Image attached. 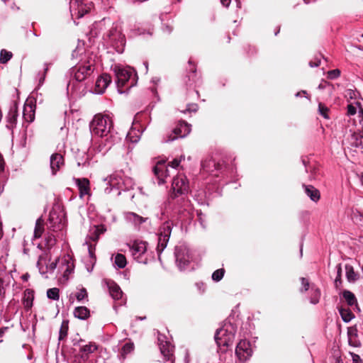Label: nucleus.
Wrapping results in <instances>:
<instances>
[{"label":"nucleus","instance_id":"obj_58","mask_svg":"<svg viewBox=\"0 0 363 363\" xmlns=\"http://www.w3.org/2000/svg\"><path fill=\"white\" fill-rule=\"evenodd\" d=\"M23 251L25 255H28V252H29V248L28 247V243H27V241L26 240V239H24V241H23Z\"/></svg>","mask_w":363,"mask_h":363},{"label":"nucleus","instance_id":"obj_55","mask_svg":"<svg viewBox=\"0 0 363 363\" xmlns=\"http://www.w3.org/2000/svg\"><path fill=\"white\" fill-rule=\"evenodd\" d=\"M350 354L352 357V363H362V360L359 355L352 352H350Z\"/></svg>","mask_w":363,"mask_h":363},{"label":"nucleus","instance_id":"obj_50","mask_svg":"<svg viewBox=\"0 0 363 363\" xmlns=\"http://www.w3.org/2000/svg\"><path fill=\"white\" fill-rule=\"evenodd\" d=\"M87 297V292L85 289H80L76 294V298L78 301H82L84 298Z\"/></svg>","mask_w":363,"mask_h":363},{"label":"nucleus","instance_id":"obj_64","mask_svg":"<svg viewBox=\"0 0 363 363\" xmlns=\"http://www.w3.org/2000/svg\"><path fill=\"white\" fill-rule=\"evenodd\" d=\"M84 264H85L86 269L88 271V267H90V262H89V258L86 257L84 259Z\"/></svg>","mask_w":363,"mask_h":363},{"label":"nucleus","instance_id":"obj_15","mask_svg":"<svg viewBox=\"0 0 363 363\" xmlns=\"http://www.w3.org/2000/svg\"><path fill=\"white\" fill-rule=\"evenodd\" d=\"M58 272L65 279H68L69 276L73 272L74 265L73 260L69 255H66L58 259Z\"/></svg>","mask_w":363,"mask_h":363},{"label":"nucleus","instance_id":"obj_41","mask_svg":"<svg viewBox=\"0 0 363 363\" xmlns=\"http://www.w3.org/2000/svg\"><path fill=\"white\" fill-rule=\"evenodd\" d=\"M12 57V53L6 50H1L0 52V62L3 64L6 63Z\"/></svg>","mask_w":363,"mask_h":363},{"label":"nucleus","instance_id":"obj_25","mask_svg":"<svg viewBox=\"0 0 363 363\" xmlns=\"http://www.w3.org/2000/svg\"><path fill=\"white\" fill-rule=\"evenodd\" d=\"M23 118L27 123L33 122L35 119V106L26 104L23 107Z\"/></svg>","mask_w":363,"mask_h":363},{"label":"nucleus","instance_id":"obj_23","mask_svg":"<svg viewBox=\"0 0 363 363\" xmlns=\"http://www.w3.org/2000/svg\"><path fill=\"white\" fill-rule=\"evenodd\" d=\"M76 184L79 191V196L82 198L85 195L89 194L90 191V183L88 179L82 178L76 179Z\"/></svg>","mask_w":363,"mask_h":363},{"label":"nucleus","instance_id":"obj_5","mask_svg":"<svg viewBox=\"0 0 363 363\" xmlns=\"http://www.w3.org/2000/svg\"><path fill=\"white\" fill-rule=\"evenodd\" d=\"M235 333L236 328L230 322L225 323L216 330L214 339L219 352H225L228 347L233 345Z\"/></svg>","mask_w":363,"mask_h":363},{"label":"nucleus","instance_id":"obj_27","mask_svg":"<svg viewBox=\"0 0 363 363\" xmlns=\"http://www.w3.org/2000/svg\"><path fill=\"white\" fill-rule=\"evenodd\" d=\"M306 194L314 202L320 199L319 191L311 185H303Z\"/></svg>","mask_w":363,"mask_h":363},{"label":"nucleus","instance_id":"obj_21","mask_svg":"<svg viewBox=\"0 0 363 363\" xmlns=\"http://www.w3.org/2000/svg\"><path fill=\"white\" fill-rule=\"evenodd\" d=\"M64 164V158L62 155L59 153L52 154L50 157V169L53 175L56 174L57 172Z\"/></svg>","mask_w":363,"mask_h":363},{"label":"nucleus","instance_id":"obj_44","mask_svg":"<svg viewBox=\"0 0 363 363\" xmlns=\"http://www.w3.org/2000/svg\"><path fill=\"white\" fill-rule=\"evenodd\" d=\"M225 270L223 269H218L213 272L212 274V279L215 281H220L224 276Z\"/></svg>","mask_w":363,"mask_h":363},{"label":"nucleus","instance_id":"obj_22","mask_svg":"<svg viewBox=\"0 0 363 363\" xmlns=\"http://www.w3.org/2000/svg\"><path fill=\"white\" fill-rule=\"evenodd\" d=\"M84 0H69L71 12L77 11V16L82 18L87 13V9L84 6Z\"/></svg>","mask_w":363,"mask_h":363},{"label":"nucleus","instance_id":"obj_38","mask_svg":"<svg viewBox=\"0 0 363 363\" xmlns=\"http://www.w3.org/2000/svg\"><path fill=\"white\" fill-rule=\"evenodd\" d=\"M94 228L95 229L94 233L91 235L90 238L92 240L96 241L99 239V235L103 234L106 230V228L104 225H97Z\"/></svg>","mask_w":363,"mask_h":363},{"label":"nucleus","instance_id":"obj_9","mask_svg":"<svg viewBox=\"0 0 363 363\" xmlns=\"http://www.w3.org/2000/svg\"><path fill=\"white\" fill-rule=\"evenodd\" d=\"M173 227V223L172 220H167L162 223L159 229L158 234V245L157 247L158 255L166 248L169 242L172 230Z\"/></svg>","mask_w":363,"mask_h":363},{"label":"nucleus","instance_id":"obj_16","mask_svg":"<svg viewBox=\"0 0 363 363\" xmlns=\"http://www.w3.org/2000/svg\"><path fill=\"white\" fill-rule=\"evenodd\" d=\"M235 354L240 361L247 360L252 354V350L249 341L240 340L236 346Z\"/></svg>","mask_w":363,"mask_h":363},{"label":"nucleus","instance_id":"obj_37","mask_svg":"<svg viewBox=\"0 0 363 363\" xmlns=\"http://www.w3.org/2000/svg\"><path fill=\"white\" fill-rule=\"evenodd\" d=\"M114 264L118 268L123 269L127 264L125 255L118 253L115 257Z\"/></svg>","mask_w":363,"mask_h":363},{"label":"nucleus","instance_id":"obj_3","mask_svg":"<svg viewBox=\"0 0 363 363\" xmlns=\"http://www.w3.org/2000/svg\"><path fill=\"white\" fill-rule=\"evenodd\" d=\"M94 69V61L92 60L79 62L70 68L67 74L69 77L67 94L74 98L84 96L86 89L84 82L91 76Z\"/></svg>","mask_w":363,"mask_h":363},{"label":"nucleus","instance_id":"obj_52","mask_svg":"<svg viewBox=\"0 0 363 363\" xmlns=\"http://www.w3.org/2000/svg\"><path fill=\"white\" fill-rule=\"evenodd\" d=\"M197 109H198L197 104H188L186 108L184 111H182V112L184 113H186L187 112H189V113H191V112L195 113L197 111Z\"/></svg>","mask_w":363,"mask_h":363},{"label":"nucleus","instance_id":"obj_2","mask_svg":"<svg viewBox=\"0 0 363 363\" xmlns=\"http://www.w3.org/2000/svg\"><path fill=\"white\" fill-rule=\"evenodd\" d=\"M89 127L93 138L98 139L96 151L102 155H105L121 140V138L113 128L112 119L107 115H95Z\"/></svg>","mask_w":363,"mask_h":363},{"label":"nucleus","instance_id":"obj_54","mask_svg":"<svg viewBox=\"0 0 363 363\" xmlns=\"http://www.w3.org/2000/svg\"><path fill=\"white\" fill-rule=\"evenodd\" d=\"M33 296H32V297H30L29 296H28L25 299H24V306H25V308L26 309H29L32 307L33 306Z\"/></svg>","mask_w":363,"mask_h":363},{"label":"nucleus","instance_id":"obj_32","mask_svg":"<svg viewBox=\"0 0 363 363\" xmlns=\"http://www.w3.org/2000/svg\"><path fill=\"white\" fill-rule=\"evenodd\" d=\"M345 269L346 278L349 282L353 283L358 279L359 276L354 272V268L352 265L347 264H345Z\"/></svg>","mask_w":363,"mask_h":363},{"label":"nucleus","instance_id":"obj_45","mask_svg":"<svg viewBox=\"0 0 363 363\" xmlns=\"http://www.w3.org/2000/svg\"><path fill=\"white\" fill-rule=\"evenodd\" d=\"M340 70L338 69H335L333 70H330L327 73V77L330 79H335L338 78L340 76Z\"/></svg>","mask_w":363,"mask_h":363},{"label":"nucleus","instance_id":"obj_61","mask_svg":"<svg viewBox=\"0 0 363 363\" xmlns=\"http://www.w3.org/2000/svg\"><path fill=\"white\" fill-rule=\"evenodd\" d=\"M222 5L225 7H228L231 2V0H220Z\"/></svg>","mask_w":363,"mask_h":363},{"label":"nucleus","instance_id":"obj_39","mask_svg":"<svg viewBox=\"0 0 363 363\" xmlns=\"http://www.w3.org/2000/svg\"><path fill=\"white\" fill-rule=\"evenodd\" d=\"M48 70V65L45 63L44 65V68L43 69V70L39 71L37 75L38 80V86H40L43 84Z\"/></svg>","mask_w":363,"mask_h":363},{"label":"nucleus","instance_id":"obj_31","mask_svg":"<svg viewBox=\"0 0 363 363\" xmlns=\"http://www.w3.org/2000/svg\"><path fill=\"white\" fill-rule=\"evenodd\" d=\"M74 315L80 320H85L89 315V310L85 306L76 307L74 311Z\"/></svg>","mask_w":363,"mask_h":363},{"label":"nucleus","instance_id":"obj_10","mask_svg":"<svg viewBox=\"0 0 363 363\" xmlns=\"http://www.w3.org/2000/svg\"><path fill=\"white\" fill-rule=\"evenodd\" d=\"M177 266L180 271L188 269L191 260V255L189 249L186 245L177 246L174 250Z\"/></svg>","mask_w":363,"mask_h":363},{"label":"nucleus","instance_id":"obj_57","mask_svg":"<svg viewBox=\"0 0 363 363\" xmlns=\"http://www.w3.org/2000/svg\"><path fill=\"white\" fill-rule=\"evenodd\" d=\"M328 86H330V84L325 81H323L320 82L318 86V89H325L327 88Z\"/></svg>","mask_w":363,"mask_h":363},{"label":"nucleus","instance_id":"obj_20","mask_svg":"<svg viewBox=\"0 0 363 363\" xmlns=\"http://www.w3.org/2000/svg\"><path fill=\"white\" fill-rule=\"evenodd\" d=\"M18 108L16 104L13 105L8 113L6 116V128L9 130H13L16 125L18 118Z\"/></svg>","mask_w":363,"mask_h":363},{"label":"nucleus","instance_id":"obj_40","mask_svg":"<svg viewBox=\"0 0 363 363\" xmlns=\"http://www.w3.org/2000/svg\"><path fill=\"white\" fill-rule=\"evenodd\" d=\"M60 291L57 288H51L47 291V296L48 298L57 301L60 298Z\"/></svg>","mask_w":363,"mask_h":363},{"label":"nucleus","instance_id":"obj_1","mask_svg":"<svg viewBox=\"0 0 363 363\" xmlns=\"http://www.w3.org/2000/svg\"><path fill=\"white\" fill-rule=\"evenodd\" d=\"M172 194L165 203V211L172 218L181 222L191 218L192 208L186 198L189 184L185 177L179 175L174 177L172 184Z\"/></svg>","mask_w":363,"mask_h":363},{"label":"nucleus","instance_id":"obj_35","mask_svg":"<svg viewBox=\"0 0 363 363\" xmlns=\"http://www.w3.org/2000/svg\"><path fill=\"white\" fill-rule=\"evenodd\" d=\"M339 313L345 323H349L354 318V314L350 309L341 308L339 309Z\"/></svg>","mask_w":363,"mask_h":363},{"label":"nucleus","instance_id":"obj_53","mask_svg":"<svg viewBox=\"0 0 363 363\" xmlns=\"http://www.w3.org/2000/svg\"><path fill=\"white\" fill-rule=\"evenodd\" d=\"M356 113H357V108L354 105H352V104L347 105V116H352L355 115Z\"/></svg>","mask_w":363,"mask_h":363},{"label":"nucleus","instance_id":"obj_28","mask_svg":"<svg viewBox=\"0 0 363 363\" xmlns=\"http://www.w3.org/2000/svg\"><path fill=\"white\" fill-rule=\"evenodd\" d=\"M44 231L43 220L39 218L35 221L33 238H32V245H35V240L41 237Z\"/></svg>","mask_w":363,"mask_h":363},{"label":"nucleus","instance_id":"obj_34","mask_svg":"<svg viewBox=\"0 0 363 363\" xmlns=\"http://www.w3.org/2000/svg\"><path fill=\"white\" fill-rule=\"evenodd\" d=\"M311 295L310 296V303L312 304H317L320 298V290L318 288L311 286Z\"/></svg>","mask_w":363,"mask_h":363},{"label":"nucleus","instance_id":"obj_30","mask_svg":"<svg viewBox=\"0 0 363 363\" xmlns=\"http://www.w3.org/2000/svg\"><path fill=\"white\" fill-rule=\"evenodd\" d=\"M144 130L145 129L140 131L139 129L136 130L135 128H132L126 135L127 140L132 143H138L140 140L141 135Z\"/></svg>","mask_w":363,"mask_h":363},{"label":"nucleus","instance_id":"obj_11","mask_svg":"<svg viewBox=\"0 0 363 363\" xmlns=\"http://www.w3.org/2000/svg\"><path fill=\"white\" fill-rule=\"evenodd\" d=\"M201 168L203 172L218 177L220 174L223 173L224 164L223 162L216 161L215 159L209 157L202 162Z\"/></svg>","mask_w":363,"mask_h":363},{"label":"nucleus","instance_id":"obj_48","mask_svg":"<svg viewBox=\"0 0 363 363\" xmlns=\"http://www.w3.org/2000/svg\"><path fill=\"white\" fill-rule=\"evenodd\" d=\"M68 326L67 324L65 325L64 323L62 325L61 328L60 330L59 334V340H63L67 335Z\"/></svg>","mask_w":363,"mask_h":363},{"label":"nucleus","instance_id":"obj_4","mask_svg":"<svg viewBox=\"0 0 363 363\" xmlns=\"http://www.w3.org/2000/svg\"><path fill=\"white\" fill-rule=\"evenodd\" d=\"M113 72L118 91L123 94L135 86L138 82V76L135 69L130 67L115 65Z\"/></svg>","mask_w":363,"mask_h":363},{"label":"nucleus","instance_id":"obj_12","mask_svg":"<svg viewBox=\"0 0 363 363\" xmlns=\"http://www.w3.org/2000/svg\"><path fill=\"white\" fill-rule=\"evenodd\" d=\"M84 342L83 340H79L77 342H74V345L79 346V353L74 355V362L81 363V362H86L89 357V354L94 352L98 346L94 342H89L87 345H81L80 343Z\"/></svg>","mask_w":363,"mask_h":363},{"label":"nucleus","instance_id":"obj_59","mask_svg":"<svg viewBox=\"0 0 363 363\" xmlns=\"http://www.w3.org/2000/svg\"><path fill=\"white\" fill-rule=\"evenodd\" d=\"M335 357V363H343L342 359L339 354H335L334 355Z\"/></svg>","mask_w":363,"mask_h":363},{"label":"nucleus","instance_id":"obj_43","mask_svg":"<svg viewBox=\"0 0 363 363\" xmlns=\"http://www.w3.org/2000/svg\"><path fill=\"white\" fill-rule=\"evenodd\" d=\"M328 111L329 108L325 106L323 103H319L318 104V112L320 115H321L324 118L328 119Z\"/></svg>","mask_w":363,"mask_h":363},{"label":"nucleus","instance_id":"obj_29","mask_svg":"<svg viewBox=\"0 0 363 363\" xmlns=\"http://www.w3.org/2000/svg\"><path fill=\"white\" fill-rule=\"evenodd\" d=\"M133 350L134 344L132 342H128L125 343L119 353V359L123 362L125 359L126 356L131 353Z\"/></svg>","mask_w":363,"mask_h":363},{"label":"nucleus","instance_id":"obj_8","mask_svg":"<svg viewBox=\"0 0 363 363\" xmlns=\"http://www.w3.org/2000/svg\"><path fill=\"white\" fill-rule=\"evenodd\" d=\"M133 258L141 264L147 263L146 256L147 242L143 240H135L127 244Z\"/></svg>","mask_w":363,"mask_h":363},{"label":"nucleus","instance_id":"obj_24","mask_svg":"<svg viewBox=\"0 0 363 363\" xmlns=\"http://www.w3.org/2000/svg\"><path fill=\"white\" fill-rule=\"evenodd\" d=\"M37 267L40 273L43 275L45 274L47 272H53L54 270L58 267V259H55V262H52L49 265H47L45 269L44 267L41 264V257H39V259L37 262Z\"/></svg>","mask_w":363,"mask_h":363},{"label":"nucleus","instance_id":"obj_17","mask_svg":"<svg viewBox=\"0 0 363 363\" xmlns=\"http://www.w3.org/2000/svg\"><path fill=\"white\" fill-rule=\"evenodd\" d=\"M153 172L158 179V184L165 182V178L169 176L167 167L163 163L157 164L153 168Z\"/></svg>","mask_w":363,"mask_h":363},{"label":"nucleus","instance_id":"obj_47","mask_svg":"<svg viewBox=\"0 0 363 363\" xmlns=\"http://www.w3.org/2000/svg\"><path fill=\"white\" fill-rule=\"evenodd\" d=\"M336 270H337V276L335 279V284L336 286H337L338 283L341 284V276H342V265H341V264H338L336 266Z\"/></svg>","mask_w":363,"mask_h":363},{"label":"nucleus","instance_id":"obj_33","mask_svg":"<svg viewBox=\"0 0 363 363\" xmlns=\"http://www.w3.org/2000/svg\"><path fill=\"white\" fill-rule=\"evenodd\" d=\"M88 252L89 256L87 257V258H89L90 262V267H88V272H91L96 261V258L95 256V247L91 245H89Z\"/></svg>","mask_w":363,"mask_h":363},{"label":"nucleus","instance_id":"obj_49","mask_svg":"<svg viewBox=\"0 0 363 363\" xmlns=\"http://www.w3.org/2000/svg\"><path fill=\"white\" fill-rule=\"evenodd\" d=\"M301 284H302V288L301 289V292H305L306 291H308L309 289V287H310V283H309V281L306 279V278H304V277H301Z\"/></svg>","mask_w":363,"mask_h":363},{"label":"nucleus","instance_id":"obj_19","mask_svg":"<svg viewBox=\"0 0 363 363\" xmlns=\"http://www.w3.org/2000/svg\"><path fill=\"white\" fill-rule=\"evenodd\" d=\"M124 218L125 220L133 225L135 228H138L140 225L145 223L147 218H143L135 213L133 212H126L124 214Z\"/></svg>","mask_w":363,"mask_h":363},{"label":"nucleus","instance_id":"obj_26","mask_svg":"<svg viewBox=\"0 0 363 363\" xmlns=\"http://www.w3.org/2000/svg\"><path fill=\"white\" fill-rule=\"evenodd\" d=\"M109 293L111 297L115 300H119L122 298L123 291L120 286L114 281L108 284Z\"/></svg>","mask_w":363,"mask_h":363},{"label":"nucleus","instance_id":"obj_13","mask_svg":"<svg viewBox=\"0 0 363 363\" xmlns=\"http://www.w3.org/2000/svg\"><path fill=\"white\" fill-rule=\"evenodd\" d=\"M191 131V125L185 121H179L165 139L164 142H172L177 138L186 137Z\"/></svg>","mask_w":363,"mask_h":363},{"label":"nucleus","instance_id":"obj_51","mask_svg":"<svg viewBox=\"0 0 363 363\" xmlns=\"http://www.w3.org/2000/svg\"><path fill=\"white\" fill-rule=\"evenodd\" d=\"M184 160V155H181L180 158L179 159H174L171 162L169 163V166H170L171 167L174 168V169H177L182 160Z\"/></svg>","mask_w":363,"mask_h":363},{"label":"nucleus","instance_id":"obj_36","mask_svg":"<svg viewBox=\"0 0 363 363\" xmlns=\"http://www.w3.org/2000/svg\"><path fill=\"white\" fill-rule=\"evenodd\" d=\"M342 297L347 301L349 306H353L357 303V298L353 293L350 291L345 290L342 292Z\"/></svg>","mask_w":363,"mask_h":363},{"label":"nucleus","instance_id":"obj_63","mask_svg":"<svg viewBox=\"0 0 363 363\" xmlns=\"http://www.w3.org/2000/svg\"><path fill=\"white\" fill-rule=\"evenodd\" d=\"M164 31L170 33L172 30V28L169 26H165V27L163 28Z\"/></svg>","mask_w":363,"mask_h":363},{"label":"nucleus","instance_id":"obj_18","mask_svg":"<svg viewBox=\"0 0 363 363\" xmlns=\"http://www.w3.org/2000/svg\"><path fill=\"white\" fill-rule=\"evenodd\" d=\"M111 82V77L108 74H103L98 77L96 82L95 91L97 94H102Z\"/></svg>","mask_w":363,"mask_h":363},{"label":"nucleus","instance_id":"obj_7","mask_svg":"<svg viewBox=\"0 0 363 363\" xmlns=\"http://www.w3.org/2000/svg\"><path fill=\"white\" fill-rule=\"evenodd\" d=\"M105 43L112 47L117 52L122 53L124 51L125 38L117 26H113L104 36Z\"/></svg>","mask_w":363,"mask_h":363},{"label":"nucleus","instance_id":"obj_60","mask_svg":"<svg viewBox=\"0 0 363 363\" xmlns=\"http://www.w3.org/2000/svg\"><path fill=\"white\" fill-rule=\"evenodd\" d=\"M356 219L360 223H363V213L358 212L357 215H355Z\"/></svg>","mask_w":363,"mask_h":363},{"label":"nucleus","instance_id":"obj_6","mask_svg":"<svg viewBox=\"0 0 363 363\" xmlns=\"http://www.w3.org/2000/svg\"><path fill=\"white\" fill-rule=\"evenodd\" d=\"M104 181H108L107 184L109 185L108 187L105 189V192L109 194L113 189H116L118 191L117 196L121 194V191H128L134 186L133 179L129 177H124L122 172H115L110 175L108 179H104Z\"/></svg>","mask_w":363,"mask_h":363},{"label":"nucleus","instance_id":"obj_56","mask_svg":"<svg viewBox=\"0 0 363 363\" xmlns=\"http://www.w3.org/2000/svg\"><path fill=\"white\" fill-rule=\"evenodd\" d=\"M320 63V59L318 57H315L314 60H311L309 62V66L311 67H318Z\"/></svg>","mask_w":363,"mask_h":363},{"label":"nucleus","instance_id":"obj_14","mask_svg":"<svg viewBox=\"0 0 363 363\" xmlns=\"http://www.w3.org/2000/svg\"><path fill=\"white\" fill-rule=\"evenodd\" d=\"M159 347L164 357V360L174 362V346L170 342L167 340V337L164 335H158Z\"/></svg>","mask_w":363,"mask_h":363},{"label":"nucleus","instance_id":"obj_42","mask_svg":"<svg viewBox=\"0 0 363 363\" xmlns=\"http://www.w3.org/2000/svg\"><path fill=\"white\" fill-rule=\"evenodd\" d=\"M189 72H190V74H189L187 76L189 78V81L195 82H196L195 77H196V67L194 64H192V61L191 60H189Z\"/></svg>","mask_w":363,"mask_h":363},{"label":"nucleus","instance_id":"obj_62","mask_svg":"<svg viewBox=\"0 0 363 363\" xmlns=\"http://www.w3.org/2000/svg\"><path fill=\"white\" fill-rule=\"evenodd\" d=\"M301 94H304L306 98H307V99L308 98V97L306 96V94H307L306 91H304V90L301 91H299V92H297V93L295 94V96H296V97H299V96H301Z\"/></svg>","mask_w":363,"mask_h":363},{"label":"nucleus","instance_id":"obj_46","mask_svg":"<svg viewBox=\"0 0 363 363\" xmlns=\"http://www.w3.org/2000/svg\"><path fill=\"white\" fill-rule=\"evenodd\" d=\"M84 52V49L82 45L78 44L77 48L72 51V57L73 59L77 58L78 56L81 55Z\"/></svg>","mask_w":363,"mask_h":363}]
</instances>
